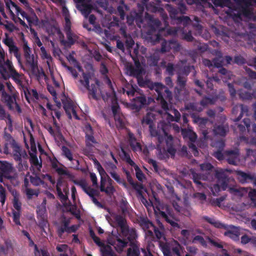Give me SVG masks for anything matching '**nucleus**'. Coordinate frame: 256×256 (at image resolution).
I'll list each match as a JSON object with an SVG mask.
<instances>
[{"label": "nucleus", "instance_id": "obj_1", "mask_svg": "<svg viewBox=\"0 0 256 256\" xmlns=\"http://www.w3.org/2000/svg\"><path fill=\"white\" fill-rule=\"evenodd\" d=\"M138 84L140 87L148 88L151 90H154L157 93L156 100L159 102L164 110H168V102L172 99V92L168 88L159 82H153L150 80L144 79L142 76L138 78Z\"/></svg>", "mask_w": 256, "mask_h": 256}, {"label": "nucleus", "instance_id": "obj_2", "mask_svg": "<svg viewBox=\"0 0 256 256\" xmlns=\"http://www.w3.org/2000/svg\"><path fill=\"white\" fill-rule=\"evenodd\" d=\"M10 133L11 132H4L3 138L6 142L4 148V153H8V145H10L13 150V157L14 160L18 162V168L19 170H20V169L22 168L23 166L28 167L27 162H24L23 164L22 163V148L12 136Z\"/></svg>", "mask_w": 256, "mask_h": 256}, {"label": "nucleus", "instance_id": "obj_3", "mask_svg": "<svg viewBox=\"0 0 256 256\" xmlns=\"http://www.w3.org/2000/svg\"><path fill=\"white\" fill-rule=\"evenodd\" d=\"M128 90L123 88L124 93L125 92L129 97L135 96L132 98V108L136 110H140L142 108L146 106V96L142 93V90L136 86L130 85L128 87Z\"/></svg>", "mask_w": 256, "mask_h": 256}, {"label": "nucleus", "instance_id": "obj_4", "mask_svg": "<svg viewBox=\"0 0 256 256\" xmlns=\"http://www.w3.org/2000/svg\"><path fill=\"white\" fill-rule=\"evenodd\" d=\"M183 249V246L175 240L170 243H164L161 245V250L164 256H182L180 252Z\"/></svg>", "mask_w": 256, "mask_h": 256}, {"label": "nucleus", "instance_id": "obj_5", "mask_svg": "<svg viewBox=\"0 0 256 256\" xmlns=\"http://www.w3.org/2000/svg\"><path fill=\"white\" fill-rule=\"evenodd\" d=\"M114 220L118 226L120 228V232L122 236H128V238L130 240H132L134 238L136 230L134 228H129L126 224V220L124 216L116 214L114 216Z\"/></svg>", "mask_w": 256, "mask_h": 256}, {"label": "nucleus", "instance_id": "obj_6", "mask_svg": "<svg viewBox=\"0 0 256 256\" xmlns=\"http://www.w3.org/2000/svg\"><path fill=\"white\" fill-rule=\"evenodd\" d=\"M70 220L64 216L60 224L56 226V233L59 238H62L64 232L68 234L76 232L78 229V226L76 224L70 226Z\"/></svg>", "mask_w": 256, "mask_h": 256}, {"label": "nucleus", "instance_id": "obj_7", "mask_svg": "<svg viewBox=\"0 0 256 256\" xmlns=\"http://www.w3.org/2000/svg\"><path fill=\"white\" fill-rule=\"evenodd\" d=\"M163 131L165 136H166V144L167 149L166 150H164L162 152L160 150L159 152V156L162 159H166L168 158V154L172 157H174L176 150L174 144L173 137L171 135H168L164 130H163Z\"/></svg>", "mask_w": 256, "mask_h": 256}, {"label": "nucleus", "instance_id": "obj_8", "mask_svg": "<svg viewBox=\"0 0 256 256\" xmlns=\"http://www.w3.org/2000/svg\"><path fill=\"white\" fill-rule=\"evenodd\" d=\"M119 235L120 237L116 236L115 240L109 242L112 246L114 247L118 252H122L124 248L128 246L129 242H130V244H132L134 240L137 236L136 232H135L134 238L132 240L128 239V236H122L121 233Z\"/></svg>", "mask_w": 256, "mask_h": 256}, {"label": "nucleus", "instance_id": "obj_9", "mask_svg": "<svg viewBox=\"0 0 256 256\" xmlns=\"http://www.w3.org/2000/svg\"><path fill=\"white\" fill-rule=\"evenodd\" d=\"M139 224L145 232L146 236L149 238L150 240H154V235L152 230L154 225L146 217L141 216L140 218Z\"/></svg>", "mask_w": 256, "mask_h": 256}, {"label": "nucleus", "instance_id": "obj_10", "mask_svg": "<svg viewBox=\"0 0 256 256\" xmlns=\"http://www.w3.org/2000/svg\"><path fill=\"white\" fill-rule=\"evenodd\" d=\"M180 45L175 40H164L161 44V48H160V52L162 54L168 52L172 50L173 52H178L180 50Z\"/></svg>", "mask_w": 256, "mask_h": 256}, {"label": "nucleus", "instance_id": "obj_11", "mask_svg": "<svg viewBox=\"0 0 256 256\" xmlns=\"http://www.w3.org/2000/svg\"><path fill=\"white\" fill-rule=\"evenodd\" d=\"M250 120L248 118H244L240 124L236 123L232 126L234 131L236 133H239L240 135H243L250 130Z\"/></svg>", "mask_w": 256, "mask_h": 256}, {"label": "nucleus", "instance_id": "obj_12", "mask_svg": "<svg viewBox=\"0 0 256 256\" xmlns=\"http://www.w3.org/2000/svg\"><path fill=\"white\" fill-rule=\"evenodd\" d=\"M146 18L147 20L148 27V34H150L156 30H160L161 22L158 18H155L148 14H146Z\"/></svg>", "mask_w": 256, "mask_h": 256}, {"label": "nucleus", "instance_id": "obj_13", "mask_svg": "<svg viewBox=\"0 0 256 256\" xmlns=\"http://www.w3.org/2000/svg\"><path fill=\"white\" fill-rule=\"evenodd\" d=\"M73 182L75 184L80 186L84 192L86 193L90 198L94 196H98L99 192L98 190L92 188L90 186H88V184L84 180H74Z\"/></svg>", "mask_w": 256, "mask_h": 256}, {"label": "nucleus", "instance_id": "obj_14", "mask_svg": "<svg viewBox=\"0 0 256 256\" xmlns=\"http://www.w3.org/2000/svg\"><path fill=\"white\" fill-rule=\"evenodd\" d=\"M225 157L229 164L236 165L239 159L240 150L238 148L226 150L224 152Z\"/></svg>", "mask_w": 256, "mask_h": 256}, {"label": "nucleus", "instance_id": "obj_15", "mask_svg": "<svg viewBox=\"0 0 256 256\" xmlns=\"http://www.w3.org/2000/svg\"><path fill=\"white\" fill-rule=\"evenodd\" d=\"M216 177L218 179V182L220 184L222 190H226L228 188L230 178L226 172L222 170L216 171Z\"/></svg>", "mask_w": 256, "mask_h": 256}, {"label": "nucleus", "instance_id": "obj_16", "mask_svg": "<svg viewBox=\"0 0 256 256\" xmlns=\"http://www.w3.org/2000/svg\"><path fill=\"white\" fill-rule=\"evenodd\" d=\"M14 68L12 62L8 59H7L6 62L0 64V74L2 78H4L6 75H8Z\"/></svg>", "mask_w": 256, "mask_h": 256}, {"label": "nucleus", "instance_id": "obj_17", "mask_svg": "<svg viewBox=\"0 0 256 256\" xmlns=\"http://www.w3.org/2000/svg\"><path fill=\"white\" fill-rule=\"evenodd\" d=\"M12 171V166L10 164L6 161L0 160V175L4 174V178L12 180L13 176L10 175Z\"/></svg>", "mask_w": 256, "mask_h": 256}, {"label": "nucleus", "instance_id": "obj_18", "mask_svg": "<svg viewBox=\"0 0 256 256\" xmlns=\"http://www.w3.org/2000/svg\"><path fill=\"white\" fill-rule=\"evenodd\" d=\"M94 82L95 84H92L90 86L89 84L88 86H86V88L88 91V98L90 99L92 98L96 100H98V98L96 96V93L98 88L100 86V82L96 78L94 80Z\"/></svg>", "mask_w": 256, "mask_h": 256}, {"label": "nucleus", "instance_id": "obj_19", "mask_svg": "<svg viewBox=\"0 0 256 256\" xmlns=\"http://www.w3.org/2000/svg\"><path fill=\"white\" fill-rule=\"evenodd\" d=\"M67 40H62L60 41L61 44L64 46L70 48L78 40V36L71 32H65Z\"/></svg>", "mask_w": 256, "mask_h": 256}, {"label": "nucleus", "instance_id": "obj_20", "mask_svg": "<svg viewBox=\"0 0 256 256\" xmlns=\"http://www.w3.org/2000/svg\"><path fill=\"white\" fill-rule=\"evenodd\" d=\"M186 82V77L182 76L180 74H178L177 85L174 89V92L176 96H178L180 92L185 89Z\"/></svg>", "mask_w": 256, "mask_h": 256}, {"label": "nucleus", "instance_id": "obj_21", "mask_svg": "<svg viewBox=\"0 0 256 256\" xmlns=\"http://www.w3.org/2000/svg\"><path fill=\"white\" fill-rule=\"evenodd\" d=\"M25 98L30 102V99L38 100H39V96L36 89H28L26 86H22Z\"/></svg>", "mask_w": 256, "mask_h": 256}, {"label": "nucleus", "instance_id": "obj_22", "mask_svg": "<svg viewBox=\"0 0 256 256\" xmlns=\"http://www.w3.org/2000/svg\"><path fill=\"white\" fill-rule=\"evenodd\" d=\"M224 235L236 242L240 240V232L238 228L232 226L230 227V230H227L224 232Z\"/></svg>", "mask_w": 256, "mask_h": 256}, {"label": "nucleus", "instance_id": "obj_23", "mask_svg": "<svg viewBox=\"0 0 256 256\" xmlns=\"http://www.w3.org/2000/svg\"><path fill=\"white\" fill-rule=\"evenodd\" d=\"M134 64L136 68L130 67V76H134L138 79V78L142 77V68L141 67V64L140 62V60L137 58H135L134 60Z\"/></svg>", "mask_w": 256, "mask_h": 256}, {"label": "nucleus", "instance_id": "obj_24", "mask_svg": "<svg viewBox=\"0 0 256 256\" xmlns=\"http://www.w3.org/2000/svg\"><path fill=\"white\" fill-rule=\"evenodd\" d=\"M23 76V74L18 73L14 68L8 75H6L4 79L8 80L11 78L16 84L22 88V86H24L22 80Z\"/></svg>", "mask_w": 256, "mask_h": 256}, {"label": "nucleus", "instance_id": "obj_25", "mask_svg": "<svg viewBox=\"0 0 256 256\" xmlns=\"http://www.w3.org/2000/svg\"><path fill=\"white\" fill-rule=\"evenodd\" d=\"M213 131L216 136L224 137L229 131V126L228 124H216Z\"/></svg>", "mask_w": 256, "mask_h": 256}, {"label": "nucleus", "instance_id": "obj_26", "mask_svg": "<svg viewBox=\"0 0 256 256\" xmlns=\"http://www.w3.org/2000/svg\"><path fill=\"white\" fill-rule=\"evenodd\" d=\"M16 94H12V96L8 94L6 92H3L2 98L10 110H14L13 105L16 104Z\"/></svg>", "mask_w": 256, "mask_h": 256}, {"label": "nucleus", "instance_id": "obj_27", "mask_svg": "<svg viewBox=\"0 0 256 256\" xmlns=\"http://www.w3.org/2000/svg\"><path fill=\"white\" fill-rule=\"evenodd\" d=\"M46 208L45 207L39 206L36 208L37 218L38 220L39 224L41 226H44L47 224L46 219Z\"/></svg>", "mask_w": 256, "mask_h": 256}, {"label": "nucleus", "instance_id": "obj_28", "mask_svg": "<svg viewBox=\"0 0 256 256\" xmlns=\"http://www.w3.org/2000/svg\"><path fill=\"white\" fill-rule=\"evenodd\" d=\"M62 184V181L60 179H58L57 182L56 186V190L58 192V196L62 202L63 203V204L64 206H71L70 202H69V204H68L66 203L67 200H68V194H64L62 190L60 188V186Z\"/></svg>", "mask_w": 256, "mask_h": 256}, {"label": "nucleus", "instance_id": "obj_29", "mask_svg": "<svg viewBox=\"0 0 256 256\" xmlns=\"http://www.w3.org/2000/svg\"><path fill=\"white\" fill-rule=\"evenodd\" d=\"M160 214L162 218H163L168 223L170 224V226L174 228V230L178 229L180 228L179 224L176 222V220L170 214H167L164 212L161 211L160 212Z\"/></svg>", "mask_w": 256, "mask_h": 256}, {"label": "nucleus", "instance_id": "obj_30", "mask_svg": "<svg viewBox=\"0 0 256 256\" xmlns=\"http://www.w3.org/2000/svg\"><path fill=\"white\" fill-rule=\"evenodd\" d=\"M26 60V64L29 66L31 71L33 74L36 72V70H38V62L34 60V54L24 57Z\"/></svg>", "mask_w": 256, "mask_h": 256}, {"label": "nucleus", "instance_id": "obj_31", "mask_svg": "<svg viewBox=\"0 0 256 256\" xmlns=\"http://www.w3.org/2000/svg\"><path fill=\"white\" fill-rule=\"evenodd\" d=\"M236 174L238 180L242 184L251 182L252 180L254 178V174L246 173L240 170L238 171Z\"/></svg>", "mask_w": 256, "mask_h": 256}, {"label": "nucleus", "instance_id": "obj_32", "mask_svg": "<svg viewBox=\"0 0 256 256\" xmlns=\"http://www.w3.org/2000/svg\"><path fill=\"white\" fill-rule=\"evenodd\" d=\"M202 219L215 228H222L224 229L227 228V226L226 225L220 222V221L216 220L214 218H210L208 216H204Z\"/></svg>", "mask_w": 256, "mask_h": 256}, {"label": "nucleus", "instance_id": "obj_33", "mask_svg": "<svg viewBox=\"0 0 256 256\" xmlns=\"http://www.w3.org/2000/svg\"><path fill=\"white\" fill-rule=\"evenodd\" d=\"M160 49H157L154 53L150 56L148 58V61L150 66H158V62L160 60Z\"/></svg>", "mask_w": 256, "mask_h": 256}, {"label": "nucleus", "instance_id": "obj_34", "mask_svg": "<svg viewBox=\"0 0 256 256\" xmlns=\"http://www.w3.org/2000/svg\"><path fill=\"white\" fill-rule=\"evenodd\" d=\"M181 134L184 138H188L190 142H195L197 138L196 134L188 129L181 128Z\"/></svg>", "mask_w": 256, "mask_h": 256}, {"label": "nucleus", "instance_id": "obj_35", "mask_svg": "<svg viewBox=\"0 0 256 256\" xmlns=\"http://www.w3.org/2000/svg\"><path fill=\"white\" fill-rule=\"evenodd\" d=\"M166 9L170 13V16H173L174 18H176V16L179 12L182 14H184L186 8V6L182 4L180 6V8L179 9H178L170 4H167Z\"/></svg>", "mask_w": 256, "mask_h": 256}, {"label": "nucleus", "instance_id": "obj_36", "mask_svg": "<svg viewBox=\"0 0 256 256\" xmlns=\"http://www.w3.org/2000/svg\"><path fill=\"white\" fill-rule=\"evenodd\" d=\"M52 168L56 170V172L58 174L62 176H69V172L65 168H60L58 166V162L56 159H54L52 161Z\"/></svg>", "mask_w": 256, "mask_h": 256}, {"label": "nucleus", "instance_id": "obj_37", "mask_svg": "<svg viewBox=\"0 0 256 256\" xmlns=\"http://www.w3.org/2000/svg\"><path fill=\"white\" fill-rule=\"evenodd\" d=\"M64 104V108L69 118H71L70 110L74 107V103L70 98H66L65 100H62Z\"/></svg>", "mask_w": 256, "mask_h": 256}, {"label": "nucleus", "instance_id": "obj_38", "mask_svg": "<svg viewBox=\"0 0 256 256\" xmlns=\"http://www.w3.org/2000/svg\"><path fill=\"white\" fill-rule=\"evenodd\" d=\"M128 137L130 146L134 150H136V148L142 150L140 143L136 142V138L132 132H129L128 133Z\"/></svg>", "mask_w": 256, "mask_h": 256}, {"label": "nucleus", "instance_id": "obj_39", "mask_svg": "<svg viewBox=\"0 0 256 256\" xmlns=\"http://www.w3.org/2000/svg\"><path fill=\"white\" fill-rule=\"evenodd\" d=\"M30 183L34 186H42V187L44 188L47 186V184L38 176H30Z\"/></svg>", "mask_w": 256, "mask_h": 256}, {"label": "nucleus", "instance_id": "obj_40", "mask_svg": "<svg viewBox=\"0 0 256 256\" xmlns=\"http://www.w3.org/2000/svg\"><path fill=\"white\" fill-rule=\"evenodd\" d=\"M160 0H158L157 4H148L146 7L148 10L152 12H159L160 13L163 12L164 11V8L160 6Z\"/></svg>", "mask_w": 256, "mask_h": 256}, {"label": "nucleus", "instance_id": "obj_41", "mask_svg": "<svg viewBox=\"0 0 256 256\" xmlns=\"http://www.w3.org/2000/svg\"><path fill=\"white\" fill-rule=\"evenodd\" d=\"M62 155L64 156L68 160L70 161H72L74 160L73 158L71 150L66 146H62ZM76 162L78 166H79V161L78 160H76Z\"/></svg>", "mask_w": 256, "mask_h": 256}, {"label": "nucleus", "instance_id": "obj_42", "mask_svg": "<svg viewBox=\"0 0 256 256\" xmlns=\"http://www.w3.org/2000/svg\"><path fill=\"white\" fill-rule=\"evenodd\" d=\"M100 252L102 256H118L108 245L104 244L100 248Z\"/></svg>", "mask_w": 256, "mask_h": 256}, {"label": "nucleus", "instance_id": "obj_43", "mask_svg": "<svg viewBox=\"0 0 256 256\" xmlns=\"http://www.w3.org/2000/svg\"><path fill=\"white\" fill-rule=\"evenodd\" d=\"M132 248H130L128 250V256H140V252L138 247L134 242L132 244H130Z\"/></svg>", "mask_w": 256, "mask_h": 256}, {"label": "nucleus", "instance_id": "obj_44", "mask_svg": "<svg viewBox=\"0 0 256 256\" xmlns=\"http://www.w3.org/2000/svg\"><path fill=\"white\" fill-rule=\"evenodd\" d=\"M128 10V6L124 4V2H122V4L118 6L117 10L121 20H124V19L126 16L124 11Z\"/></svg>", "mask_w": 256, "mask_h": 256}, {"label": "nucleus", "instance_id": "obj_45", "mask_svg": "<svg viewBox=\"0 0 256 256\" xmlns=\"http://www.w3.org/2000/svg\"><path fill=\"white\" fill-rule=\"evenodd\" d=\"M192 178L194 182L197 185L198 188L200 189L204 187L203 184L200 182L202 178L200 174H196L194 170H192Z\"/></svg>", "mask_w": 256, "mask_h": 256}, {"label": "nucleus", "instance_id": "obj_46", "mask_svg": "<svg viewBox=\"0 0 256 256\" xmlns=\"http://www.w3.org/2000/svg\"><path fill=\"white\" fill-rule=\"evenodd\" d=\"M6 124V127L4 128V132H12L14 130L13 128V120L11 115L8 116L4 120Z\"/></svg>", "mask_w": 256, "mask_h": 256}, {"label": "nucleus", "instance_id": "obj_47", "mask_svg": "<svg viewBox=\"0 0 256 256\" xmlns=\"http://www.w3.org/2000/svg\"><path fill=\"white\" fill-rule=\"evenodd\" d=\"M10 53H13L14 54V56L17 59L18 62L22 64L21 62V59H20V55L18 53V48L14 45V44L12 46H11L10 47H8Z\"/></svg>", "mask_w": 256, "mask_h": 256}, {"label": "nucleus", "instance_id": "obj_48", "mask_svg": "<svg viewBox=\"0 0 256 256\" xmlns=\"http://www.w3.org/2000/svg\"><path fill=\"white\" fill-rule=\"evenodd\" d=\"M240 112L238 117L234 120V122H238L242 118L244 114H245L246 116L248 115V106L241 104L240 105Z\"/></svg>", "mask_w": 256, "mask_h": 256}, {"label": "nucleus", "instance_id": "obj_49", "mask_svg": "<svg viewBox=\"0 0 256 256\" xmlns=\"http://www.w3.org/2000/svg\"><path fill=\"white\" fill-rule=\"evenodd\" d=\"M93 162L95 168L97 169L100 176H108L104 168H102L100 162L96 158L93 159Z\"/></svg>", "mask_w": 256, "mask_h": 256}, {"label": "nucleus", "instance_id": "obj_50", "mask_svg": "<svg viewBox=\"0 0 256 256\" xmlns=\"http://www.w3.org/2000/svg\"><path fill=\"white\" fill-rule=\"evenodd\" d=\"M229 192L234 195L238 196H242L244 194V192H245L244 188H236V187H230L228 188Z\"/></svg>", "mask_w": 256, "mask_h": 256}, {"label": "nucleus", "instance_id": "obj_51", "mask_svg": "<svg viewBox=\"0 0 256 256\" xmlns=\"http://www.w3.org/2000/svg\"><path fill=\"white\" fill-rule=\"evenodd\" d=\"M120 208L123 214H126L128 212L129 204L128 202L124 199H122L120 202Z\"/></svg>", "mask_w": 256, "mask_h": 256}, {"label": "nucleus", "instance_id": "obj_52", "mask_svg": "<svg viewBox=\"0 0 256 256\" xmlns=\"http://www.w3.org/2000/svg\"><path fill=\"white\" fill-rule=\"evenodd\" d=\"M82 75L83 80H80V82L85 88L88 86V85L90 84V74L83 72Z\"/></svg>", "mask_w": 256, "mask_h": 256}, {"label": "nucleus", "instance_id": "obj_53", "mask_svg": "<svg viewBox=\"0 0 256 256\" xmlns=\"http://www.w3.org/2000/svg\"><path fill=\"white\" fill-rule=\"evenodd\" d=\"M121 151L122 154V158L124 159L126 162L130 165L134 166L135 164V163L130 158V154L123 148H121Z\"/></svg>", "mask_w": 256, "mask_h": 256}, {"label": "nucleus", "instance_id": "obj_54", "mask_svg": "<svg viewBox=\"0 0 256 256\" xmlns=\"http://www.w3.org/2000/svg\"><path fill=\"white\" fill-rule=\"evenodd\" d=\"M22 49L24 52V57L30 56L32 54V50L28 46V42L24 39L23 40Z\"/></svg>", "mask_w": 256, "mask_h": 256}, {"label": "nucleus", "instance_id": "obj_55", "mask_svg": "<svg viewBox=\"0 0 256 256\" xmlns=\"http://www.w3.org/2000/svg\"><path fill=\"white\" fill-rule=\"evenodd\" d=\"M142 125H148L149 127L153 126L154 122L153 120L150 117V114H148L145 116L142 120Z\"/></svg>", "mask_w": 256, "mask_h": 256}, {"label": "nucleus", "instance_id": "obj_56", "mask_svg": "<svg viewBox=\"0 0 256 256\" xmlns=\"http://www.w3.org/2000/svg\"><path fill=\"white\" fill-rule=\"evenodd\" d=\"M47 89H48V91L49 92L52 96L53 99L54 100V102L57 103L58 106H60V105H61L60 103V102H58L56 101V100H57V94H56V92L55 88L53 86H52L48 85Z\"/></svg>", "mask_w": 256, "mask_h": 256}, {"label": "nucleus", "instance_id": "obj_57", "mask_svg": "<svg viewBox=\"0 0 256 256\" xmlns=\"http://www.w3.org/2000/svg\"><path fill=\"white\" fill-rule=\"evenodd\" d=\"M86 138V145L87 147H91L92 144H98L96 139L94 138V135L88 136H85Z\"/></svg>", "mask_w": 256, "mask_h": 256}, {"label": "nucleus", "instance_id": "obj_58", "mask_svg": "<svg viewBox=\"0 0 256 256\" xmlns=\"http://www.w3.org/2000/svg\"><path fill=\"white\" fill-rule=\"evenodd\" d=\"M12 204H13V206L16 210V212H20L21 208H22V203H21V202H20L18 197L16 196V194H15L14 196Z\"/></svg>", "mask_w": 256, "mask_h": 256}, {"label": "nucleus", "instance_id": "obj_59", "mask_svg": "<svg viewBox=\"0 0 256 256\" xmlns=\"http://www.w3.org/2000/svg\"><path fill=\"white\" fill-rule=\"evenodd\" d=\"M112 92H106V94L102 96V98L104 101H108L109 98H116V92L114 88L110 89Z\"/></svg>", "mask_w": 256, "mask_h": 256}, {"label": "nucleus", "instance_id": "obj_60", "mask_svg": "<svg viewBox=\"0 0 256 256\" xmlns=\"http://www.w3.org/2000/svg\"><path fill=\"white\" fill-rule=\"evenodd\" d=\"M176 19L178 20V22L182 24L184 26H187L191 22L190 18L188 16H182L178 17Z\"/></svg>", "mask_w": 256, "mask_h": 256}, {"label": "nucleus", "instance_id": "obj_61", "mask_svg": "<svg viewBox=\"0 0 256 256\" xmlns=\"http://www.w3.org/2000/svg\"><path fill=\"white\" fill-rule=\"evenodd\" d=\"M238 96L242 100H252V94L251 93L244 91V90H240L238 92Z\"/></svg>", "mask_w": 256, "mask_h": 256}, {"label": "nucleus", "instance_id": "obj_62", "mask_svg": "<svg viewBox=\"0 0 256 256\" xmlns=\"http://www.w3.org/2000/svg\"><path fill=\"white\" fill-rule=\"evenodd\" d=\"M133 14L135 16V22L136 23L138 27L140 28L141 24L143 22L142 14L134 12Z\"/></svg>", "mask_w": 256, "mask_h": 256}, {"label": "nucleus", "instance_id": "obj_63", "mask_svg": "<svg viewBox=\"0 0 256 256\" xmlns=\"http://www.w3.org/2000/svg\"><path fill=\"white\" fill-rule=\"evenodd\" d=\"M218 72L223 75L224 78H228V79H230L231 76H232L230 71H228L227 69L222 67V66L219 68Z\"/></svg>", "mask_w": 256, "mask_h": 256}, {"label": "nucleus", "instance_id": "obj_64", "mask_svg": "<svg viewBox=\"0 0 256 256\" xmlns=\"http://www.w3.org/2000/svg\"><path fill=\"white\" fill-rule=\"evenodd\" d=\"M214 102L213 98L205 96L200 102V104L203 106H206L208 104H212Z\"/></svg>", "mask_w": 256, "mask_h": 256}]
</instances>
